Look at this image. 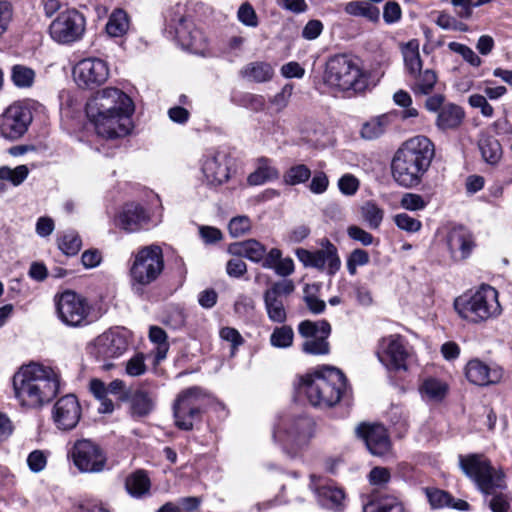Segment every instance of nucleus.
<instances>
[{"mask_svg":"<svg viewBox=\"0 0 512 512\" xmlns=\"http://www.w3.org/2000/svg\"><path fill=\"white\" fill-rule=\"evenodd\" d=\"M60 374L50 366L31 362L13 376L14 396L20 406L39 409L51 402L60 391Z\"/></svg>","mask_w":512,"mask_h":512,"instance_id":"1","label":"nucleus"},{"mask_svg":"<svg viewBox=\"0 0 512 512\" xmlns=\"http://www.w3.org/2000/svg\"><path fill=\"white\" fill-rule=\"evenodd\" d=\"M435 156L433 142L425 136L405 141L396 151L391 162L392 177L405 188L419 185Z\"/></svg>","mask_w":512,"mask_h":512,"instance_id":"2","label":"nucleus"},{"mask_svg":"<svg viewBox=\"0 0 512 512\" xmlns=\"http://www.w3.org/2000/svg\"><path fill=\"white\" fill-rule=\"evenodd\" d=\"M458 459L463 473L476 484L481 493L485 497L492 495L488 500L491 511L508 512L510 503L507 496L496 493L497 490L507 487L503 472L496 470L483 454L459 455Z\"/></svg>","mask_w":512,"mask_h":512,"instance_id":"3","label":"nucleus"},{"mask_svg":"<svg viewBox=\"0 0 512 512\" xmlns=\"http://www.w3.org/2000/svg\"><path fill=\"white\" fill-rule=\"evenodd\" d=\"M346 385L343 372L332 366H324L301 378V389L309 403L320 408H330L339 403Z\"/></svg>","mask_w":512,"mask_h":512,"instance_id":"4","label":"nucleus"},{"mask_svg":"<svg viewBox=\"0 0 512 512\" xmlns=\"http://www.w3.org/2000/svg\"><path fill=\"white\" fill-rule=\"evenodd\" d=\"M368 80V75L351 55H333L325 64L323 82L333 90L358 94L366 90Z\"/></svg>","mask_w":512,"mask_h":512,"instance_id":"5","label":"nucleus"},{"mask_svg":"<svg viewBox=\"0 0 512 512\" xmlns=\"http://www.w3.org/2000/svg\"><path fill=\"white\" fill-rule=\"evenodd\" d=\"M454 309L463 320L473 324L494 319L502 312L498 291L487 284L481 285L472 293L457 297L454 300Z\"/></svg>","mask_w":512,"mask_h":512,"instance_id":"6","label":"nucleus"},{"mask_svg":"<svg viewBox=\"0 0 512 512\" xmlns=\"http://www.w3.org/2000/svg\"><path fill=\"white\" fill-rule=\"evenodd\" d=\"M314 421L305 414L289 415L282 418L273 430V439L282 446L290 459L302 456L314 435Z\"/></svg>","mask_w":512,"mask_h":512,"instance_id":"7","label":"nucleus"},{"mask_svg":"<svg viewBox=\"0 0 512 512\" xmlns=\"http://www.w3.org/2000/svg\"><path fill=\"white\" fill-rule=\"evenodd\" d=\"M164 270V257L158 245L139 249L133 256L129 269L132 290L142 295L144 288L155 282Z\"/></svg>","mask_w":512,"mask_h":512,"instance_id":"8","label":"nucleus"},{"mask_svg":"<svg viewBox=\"0 0 512 512\" xmlns=\"http://www.w3.org/2000/svg\"><path fill=\"white\" fill-rule=\"evenodd\" d=\"M209 396L200 387H190L181 391L173 403L175 425L180 430L190 431L201 421L208 404Z\"/></svg>","mask_w":512,"mask_h":512,"instance_id":"9","label":"nucleus"},{"mask_svg":"<svg viewBox=\"0 0 512 512\" xmlns=\"http://www.w3.org/2000/svg\"><path fill=\"white\" fill-rule=\"evenodd\" d=\"M58 319L66 326L79 328L92 323V306L84 296L72 290L55 296Z\"/></svg>","mask_w":512,"mask_h":512,"instance_id":"10","label":"nucleus"},{"mask_svg":"<svg viewBox=\"0 0 512 512\" xmlns=\"http://www.w3.org/2000/svg\"><path fill=\"white\" fill-rule=\"evenodd\" d=\"M85 111L89 120H93L120 111L133 113L134 104L131 98L123 91L114 87H107L97 91L88 100Z\"/></svg>","mask_w":512,"mask_h":512,"instance_id":"11","label":"nucleus"},{"mask_svg":"<svg viewBox=\"0 0 512 512\" xmlns=\"http://www.w3.org/2000/svg\"><path fill=\"white\" fill-rule=\"evenodd\" d=\"M32 104L28 101H15L0 115V135L8 140L20 139L33 121Z\"/></svg>","mask_w":512,"mask_h":512,"instance_id":"12","label":"nucleus"},{"mask_svg":"<svg viewBox=\"0 0 512 512\" xmlns=\"http://www.w3.org/2000/svg\"><path fill=\"white\" fill-rule=\"evenodd\" d=\"M86 19L75 9L62 11L50 24L51 38L59 44H71L82 39Z\"/></svg>","mask_w":512,"mask_h":512,"instance_id":"13","label":"nucleus"},{"mask_svg":"<svg viewBox=\"0 0 512 512\" xmlns=\"http://www.w3.org/2000/svg\"><path fill=\"white\" fill-rule=\"evenodd\" d=\"M320 246L321 248L315 251L298 248L295 254L305 267L325 271L329 276H333L341 268L337 247L328 239H323Z\"/></svg>","mask_w":512,"mask_h":512,"instance_id":"14","label":"nucleus"},{"mask_svg":"<svg viewBox=\"0 0 512 512\" xmlns=\"http://www.w3.org/2000/svg\"><path fill=\"white\" fill-rule=\"evenodd\" d=\"M74 465L83 473H99L105 468L107 457L102 448L89 439L77 440L71 450Z\"/></svg>","mask_w":512,"mask_h":512,"instance_id":"15","label":"nucleus"},{"mask_svg":"<svg viewBox=\"0 0 512 512\" xmlns=\"http://www.w3.org/2000/svg\"><path fill=\"white\" fill-rule=\"evenodd\" d=\"M380 361L393 371H406L408 369V359L411 356L409 347L405 339L398 335H389L380 342Z\"/></svg>","mask_w":512,"mask_h":512,"instance_id":"16","label":"nucleus"},{"mask_svg":"<svg viewBox=\"0 0 512 512\" xmlns=\"http://www.w3.org/2000/svg\"><path fill=\"white\" fill-rule=\"evenodd\" d=\"M73 77L80 88L93 89L107 81L109 67L102 59L85 58L74 66Z\"/></svg>","mask_w":512,"mask_h":512,"instance_id":"17","label":"nucleus"},{"mask_svg":"<svg viewBox=\"0 0 512 512\" xmlns=\"http://www.w3.org/2000/svg\"><path fill=\"white\" fill-rule=\"evenodd\" d=\"M295 290L291 279L274 282L263 294L265 309L268 318L272 322L284 323L287 319L283 297L290 295Z\"/></svg>","mask_w":512,"mask_h":512,"instance_id":"18","label":"nucleus"},{"mask_svg":"<svg viewBox=\"0 0 512 512\" xmlns=\"http://www.w3.org/2000/svg\"><path fill=\"white\" fill-rule=\"evenodd\" d=\"M51 415L57 429L71 431L81 419L82 408L74 394H67L55 402Z\"/></svg>","mask_w":512,"mask_h":512,"instance_id":"19","label":"nucleus"},{"mask_svg":"<svg viewBox=\"0 0 512 512\" xmlns=\"http://www.w3.org/2000/svg\"><path fill=\"white\" fill-rule=\"evenodd\" d=\"M181 10L182 7L176 5L171 14L170 22L175 30V35L183 47L194 52L201 51L205 47V36L200 29L187 22Z\"/></svg>","mask_w":512,"mask_h":512,"instance_id":"20","label":"nucleus"},{"mask_svg":"<svg viewBox=\"0 0 512 512\" xmlns=\"http://www.w3.org/2000/svg\"><path fill=\"white\" fill-rule=\"evenodd\" d=\"M356 434L372 455L382 457L390 452V438L383 425L362 423L357 426Z\"/></svg>","mask_w":512,"mask_h":512,"instance_id":"21","label":"nucleus"},{"mask_svg":"<svg viewBox=\"0 0 512 512\" xmlns=\"http://www.w3.org/2000/svg\"><path fill=\"white\" fill-rule=\"evenodd\" d=\"M133 113H126L120 111L99 118L90 120L96 129L99 136L113 139L126 136L131 130V115Z\"/></svg>","mask_w":512,"mask_h":512,"instance_id":"22","label":"nucleus"},{"mask_svg":"<svg viewBox=\"0 0 512 512\" xmlns=\"http://www.w3.org/2000/svg\"><path fill=\"white\" fill-rule=\"evenodd\" d=\"M126 338L120 333L108 330L99 335L93 343V354L100 360L120 357L127 349Z\"/></svg>","mask_w":512,"mask_h":512,"instance_id":"23","label":"nucleus"},{"mask_svg":"<svg viewBox=\"0 0 512 512\" xmlns=\"http://www.w3.org/2000/svg\"><path fill=\"white\" fill-rule=\"evenodd\" d=\"M446 242L450 256L456 262L469 258L476 247L473 234L463 226L452 228Z\"/></svg>","mask_w":512,"mask_h":512,"instance_id":"24","label":"nucleus"},{"mask_svg":"<svg viewBox=\"0 0 512 512\" xmlns=\"http://www.w3.org/2000/svg\"><path fill=\"white\" fill-rule=\"evenodd\" d=\"M202 172L210 184L220 185L229 179L227 155L221 151H209L202 163Z\"/></svg>","mask_w":512,"mask_h":512,"instance_id":"25","label":"nucleus"},{"mask_svg":"<svg viewBox=\"0 0 512 512\" xmlns=\"http://www.w3.org/2000/svg\"><path fill=\"white\" fill-rule=\"evenodd\" d=\"M465 375L472 384L485 386L498 382L502 373L499 369L491 368L479 359H472L465 367Z\"/></svg>","mask_w":512,"mask_h":512,"instance_id":"26","label":"nucleus"},{"mask_svg":"<svg viewBox=\"0 0 512 512\" xmlns=\"http://www.w3.org/2000/svg\"><path fill=\"white\" fill-rule=\"evenodd\" d=\"M149 217L144 208L135 203L126 204L116 218V226L126 232H136L143 224L147 223Z\"/></svg>","mask_w":512,"mask_h":512,"instance_id":"27","label":"nucleus"},{"mask_svg":"<svg viewBox=\"0 0 512 512\" xmlns=\"http://www.w3.org/2000/svg\"><path fill=\"white\" fill-rule=\"evenodd\" d=\"M310 478V487L315 491L320 505L328 509H338L342 505L345 499V494L342 489L332 485L317 484L315 475H311Z\"/></svg>","mask_w":512,"mask_h":512,"instance_id":"28","label":"nucleus"},{"mask_svg":"<svg viewBox=\"0 0 512 512\" xmlns=\"http://www.w3.org/2000/svg\"><path fill=\"white\" fill-rule=\"evenodd\" d=\"M231 255L245 257L252 262L259 263L266 254V247L255 239L232 243L228 247Z\"/></svg>","mask_w":512,"mask_h":512,"instance_id":"29","label":"nucleus"},{"mask_svg":"<svg viewBox=\"0 0 512 512\" xmlns=\"http://www.w3.org/2000/svg\"><path fill=\"white\" fill-rule=\"evenodd\" d=\"M279 176V170L273 166L272 160L261 157L257 159L256 169L249 174L247 182L251 186H259L267 182L275 181Z\"/></svg>","mask_w":512,"mask_h":512,"instance_id":"30","label":"nucleus"},{"mask_svg":"<svg viewBox=\"0 0 512 512\" xmlns=\"http://www.w3.org/2000/svg\"><path fill=\"white\" fill-rule=\"evenodd\" d=\"M464 116L465 113L460 106L448 104L438 112L436 125L442 131L456 129L462 123Z\"/></svg>","mask_w":512,"mask_h":512,"instance_id":"31","label":"nucleus"},{"mask_svg":"<svg viewBox=\"0 0 512 512\" xmlns=\"http://www.w3.org/2000/svg\"><path fill=\"white\" fill-rule=\"evenodd\" d=\"M125 488L134 498H142L150 493L151 481L144 470H137L127 476Z\"/></svg>","mask_w":512,"mask_h":512,"instance_id":"32","label":"nucleus"},{"mask_svg":"<svg viewBox=\"0 0 512 512\" xmlns=\"http://www.w3.org/2000/svg\"><path fill=\"white\" fill-rule=\"evenodd\" d=\"M410 76L413 77L411 90L416 96L431 94L438 79L436 72L432 69H426L424 71L421 69L419 72L411 74Z\"/></svg>","mask_w":512,"mask_h":512,"instance_id":"33","label":"nucleus"},{"mask_svg":"<svg viewBox=\"0 0 512 512\" xmlns=\"http://www.w3.org/2000/svg\"><path fill=\"white\" fill-rule=\"evenodd\" d=\"M298 333L305 339V341H308L309 339H321L322 336H330L331 325L326 320H304L298 325Z\"/></svg>","mask_w":512,"mask_h":512,"instance_id":"34","label":"nucleus"},{"mask_svg":"<svg viewBox=\"0 0 512 512\" xmlns=\"http://www.w3.org/2000/svg\"><path fill=\"white\" fill-rule=\"evenodd\" d=\"M363 512H404L402 503L394 496H374L363 507Z\"/></svg>","mask_w":512,"mask_h":512,"instance_id":"35","label":"nucleus"},{"mask_svg":"<svg viewBox=\"0 0 512 512\" xmlns=\"http://www.w3.org/2000/svg\"><path fill=\"white\" fill-rule=\"evenodd\" d=\"M130 26L129 16L126 11L121 8L113 10L110 14L105 26V30L110 37L124 36Z\"/></svg>","mask_w":512,"mask_h":512,"instance_id":"36","label":"nucleus"},{"mask_svg":"<svg viewBox=\"0 0 512 512\" xmlns=\"http://www.w3.org/2000/svg\"><path fill=\"white\" fill-rule=\"evenodd\" d=\"M155 397L152 393L142 389L136 390L130 398L133 415L143 417L148 415L154 408Z\"/></svg>","mask_w":512,"mask_h":512,"instance_id":"37","label":"nucleus"},{"mask_svg":"<svg viewBox=\"0 0 512 512\" xmlns=\"http://www.w3.org/2000/svg\"><path fill=\"white\" fill-rule=\"evenodd\" d=\"M478 146L484 161L495 165L502 157V148L500 142L493 136H482L479 139Z\"/></svg>","mask_w":512,"mask_h":512,"instance_id":"38","label":"nucleus"},{"mask_svg":"<svg viewBox=\"0 0 512 512\" xmlns=\"http://www.w3.org/2000/svg\"><path fill=\"white\" fill-rule=\"evenodd\" d=\"M447 390L446 383L436 378L425 379L419 388L423 399L434 402L441 401L445 397Z\"/></svg>","mask_w":512,"mask_h":512,"instance_id":"39","label":"nucleus"},{"mask_svg":"<svg viewBox=\"0 0 512 512\" xmlns=\"http://www.w3.org/2000/svg\"><path fill=\"white\" fill-rule=\"evenodd\" d=\"M242 73L247 79L257 83H262L272 79L274 69L267 62H252L244 67Z\"/></svg>","mask_w":512,"mask_h":512,"instance_id":"40","label":"nucleus"},{"mask_svg":"<svg viewBox=\"0 0 512 512\" xmlns=\"http://www.w3.org/2000/svg\"><path fill=\"white\" fill-rule=\"evenodd\" d=\"M405 68L409 75L415 74L422 69V60L419 53V42L411 40L402 49Z\"/></svg>","mask_w":512,"mask_h":512,"instance_id":"41","label":"nucleus"},{"mask_svg":"<svg viewBox=\"0 0 512 512\" xmlns=\"http://www.w3.org/2000/svg\"><path fill=\"white\" fill-rule=\"evenodd\" d=\"M345 12L353 16H362L372 22L379 20L380 11L374 5L367 2L352 1L346 4Z\"/></svg>","mask_w":512,"mask_h":512,"instance_id":"42","label":"nucleus"},{"mask_svg":"<svg viewBox=\"0 0 512 512\" xmlns=\"http://www.w3.org/2000/svg\"><path fill=\"white\" fill-rule=\"evenodd\" d=\"M388 123L389 120L386 115L373 118L363 124L361 136L366 140H374L385 132Z\"/></svg>","mask_w":512,"mask_h":512,"instance_id":"43","label":"nucleus"},{"mask_svg":"<svg viewBox=\"0 0 512 512\" xmlns=\"http://www.w3.org/2000/svg\"><path fill=\"white\" fill-rule=\"evenodd\" d=\"M361 217L371 229H377L381 225L384 212L374 202H365L360 208Z\"/></svg>","mask_w":512,"mask_h":512,"instance_id":"44","label":"nucleus"},{"mask_svg":"<svg viewBox=\"0 0 512 512\" xmlns=\"http://www.w3.org/2000/svg\"><path fill=\"white\" fill-rule=\"evenodd\" d=\"M293 340L294 331L288 325L276 327L270 335V344L276 348H288L292 346Z\"/></svg>","mask_w":512,"mask_h":512,"instance_id":"45","label":"nucleus"},{"mask_svg":"<svg viewBox=\"0 0 512 512\" xmlns=\"http://www.w3.org/2000/svg\"><path fill=\"white\" fill-rule=\"evenodd\" d=\"M149 339L157 344L156 360L161 361L166 358L169 349L166 332L158 326H151L149 329Z\"/></svg>","mask_w":512,"mask_h":512,"instance_id":"46","label":"nucleus"},{"mask_svg":"<svg viewBox=\"0 0 512 512\" xmlns=\"http://www.w3.org/2000/svg\"><path fill=\"white\" fill-rule=\"evenodd\" d=\"M82 241L73 231L64 233L58 240L59 249L67 256L76 255L81 249Z\"/></svg>","mask_w":512,"mask_h":512,"instance_id":"47","label":"nucleus"},{"mask_svg":"<svg viewBox=\"0 0 512 512\" xmlns=\"http://www.w3.org/2000/svg\"><path fill=\"white\" fill-rule=\"evenodd\" d=\"M11 78L15 86L19 88H29L34 83L35 72L26 66L15 65L12 68Z\"/></svg>","mask_w":512,"mask_h":512,"instance_id":"48","label":"nucleus"},{"mask_svg":"<svg viewBox=\"0 0 512 512\" xmlns=\"http://www.w3.org/2000/svg\"><path fill=\"white\" fill-rule=\"evenodd\" d=\"M310 176V169L304 164H298L286 171L283 176V181L287 185L294 186L306 182Z\"/></svg>","mask_w":512,"mask_h":512,"instance_id":"49","label":"nucleus"},{"mask_svg":"<svg viewBox=\"0 0 512 512\" xmlns=\"http://www.w3.org/2000/svg\"><path fill=\"white\" fill-rule=\"evenodd\" d=\"M29 170L25 165H19L14 169L7 166L0 167V180L11 182L14 186H18L27 178Z\"/></svg>","mask_w":512,"mask_h":512,"instance_id":"50","label":"nucleus"},{"mask_svg":"<svg viewBox=\"0 0 512 512\" xmlns=\"http://www.w3.org/2000/svg\"><path fill=\"white\" fill-rule=\"evenodd\" d=\"M302 351L309 355H327L330 352L328 337L309 339L302 344Z\"/></svg>","mask_w":512,"mask_h":512,"instance_id":"51","label":"nucleus"},{"mask_svg":"<svg viewBox=\"0 0 512 512\" xmlns=\"http://www.w3.org/2000/svg\"><path fill=\"white\" fill-rule=\"evenodd\" d=\"M424 491L429 503L433 508L450 506L451 501H453V497L443 490L436 488H425Z\"/></svg>","mask_w":512,"mask_h":512,"instance_id":"52","label":"nucleus"},{"mask_svg":"<svg viewBox=\"0 0 512 512\" xmlns=\"http://www.w3.org/2000/svg\"><path fill=\"white\" fill-rule=\"evenodd\" d=\"M370 257L367 251L357 248L354 249L347 258L346 266L350 275L357 273V267L367 265Z\"/></svg>","mask_w":512,"mask_h":512,"instance_id":"53","label":"nucleus"},{"mask_svg":"<svg viewBox=\"0 0 512 512\" xmlns=\"http://www.w3.org/2000/svg\"><path fill=\"white\" fill-rule=\"evenodd\" d=\"M448 48L461 55L465 61H467L470 65L474 67H478L481 65L480 57L468 46L458 43V42H450L448 44Z\"/></svg>","mask_w":512,"mask_h":512,"instance_id":"54","label":"nucleus"},{"mask_svg":"<svg viewBox=\"0 0 512 512\" xmlns=\"http://www.w3.org/2000/svg\"><path fill=\"white\" fill-rule=\"evenodd\" d=\"M396 226L404 231L414 233L421 229L422 223L416 218L411 217L407 213H399L394 216Z\"/></svg>","mask_w":512,"mask_h":512,"instance_id":"55","label":"nucleus"},{"mask_svg":"<svg viewBox=\"0 0 512 512\" xmlns=\"http://www.w3.org/2000/svg\"><path fill=\"white\" fill-rule=\"evenodd\" d=\"M232 237H240L251 229V221L247 216H237L230 220L228 225Z\"/></svg>","mask_w":512,"mask_h":512,"instance_id":"56","label":"nucleus"},{"mask_svg":"<svg viewBox=\"0 0 512 512\" xmlns=\"http://www.w3.org/2000/svg\"><path fill=\"white\" fill-rule=\"evenodd\" d=\"M400 204L406 210L418 211L423 210L427 206L428 201L419 194L406 193L402 196Z\"/></svg>","mask_w":512,"mask_h":512,"instance_id":"57","label":"nucleus"},{"mask_svg":"<svg viewBox=\"0 0 512 512\" xmlns=\"http://www.w3.org/2000/svg\"><path fill=\"white\" fill-rule=\"evenodd\" d=\"M237 16L239 21L246 26L256 27L258 25L256 12L249 3H243L239 7Z\"/></svg>","mask_w":512,"mask_h":512,"instance_id":"58","label":"nucleus"},{"mask_svg":"<svg viewBox=\"0 0 512 512\" xmlns=\"http://www.w3.org/2000/svg\"><path fill=\"white\" fill-rule=\"evenodd\" d=\"M27 465L32 472H41L47 465V456L41 450H34L27 457Z\"/></svg>","mask_w":512,"mask_h":512,"instance_id":"59","label":"nucleus"},{"mask_svg":"<svg viewBox=\"0 0 512 512\" xmlns=\"http://www.w3.org/2000/svg\"><path fill=\"white\" fill-rule=\"evenodd\" d=\"M347 235L352 240L360 242L364 246H369L374 241V237L371 233L356 225H351L347 228Z\"/></svg>","mask_w":512,"mask_h":512,"instance_id":"60","label":"nucleus"},{"mask_svg":"<svg viewBox=\"0 0 512 512\" xmlns=\"http://www.w3.org/2000/svg\"><path fill=\"white\" fill-rule=\"evenodd\" d=\"M338 187L343 194L351 196L358 191L359 180L352 174H345L339 179Z\"/></svg>","mask_w":512,"mask_h":512,"instance_id":"61","label":"nucleus"},{"mask_svg":"<svg viewBox=\"0 0 512 512\" xmlns=\"http://www.w3.org/2000/svg\"><path fill=\"white\" fill-rule=\"evenodd\" d=\"M146 371L145 357L138 353L128 360L126 364V372L130 376H140Z\"/></svg>","mask_w":512,"mask_h":512,"instance_id":"62","label":"nucleus"},{"mask_svg":"<svg viewBox=\"0 0 512 512\" xmlns=\"http://www.w3.org/2000/svg\"><path fill=\"white\" fill-rule=\"evenodd\" d=\"M469 104L473 108H479L485 117H492L494 113L493 107L487 102L486 97L480 94H473L469 97Z\"/></svg>","mask_w":512,"mask_h":512,"instance_id":"63","label":"nucleus"},{"mask_svg":"<svg viewBox=\"0 0 512 512\" xmlns=\"http://www.w3.org/2000/svg\"><path fill=\"white\" fill-rule=\"evenodd\" d=\"M328 185L329 180L327 175L322 171H318L315 172L310 182L309 189L314 194H322L327 190Z\"/></svg>","mask_w":512,"mask_h":512,"instance_id":"64","label":"nucleus"}]
</instances>
